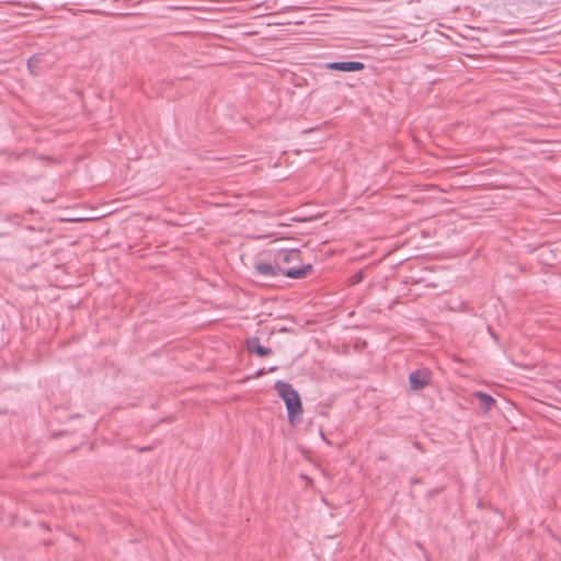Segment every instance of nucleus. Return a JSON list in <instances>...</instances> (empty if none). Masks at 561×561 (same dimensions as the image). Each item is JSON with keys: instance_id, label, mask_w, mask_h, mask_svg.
I'll return each mask as SVG.
<instances>
[{"instance_id": "nucleus-1", "label": "nucleus", "mask_w": 561, "mask_h": 561, "mask_svg": "<svg viewBox=\"0 0 561 561\" xmlns=\"http://www.w3.org/2000/svg\"><path fill=\"white\" fill-rule=\"evenodd\" d=\"M255 274L263 277H275L280 274L295 279H301L307 277L311 271L312 266L310 264H306L301 267H291L288 270H284L278 264H272L266 262H255L253 265Z\"/></svg>"}, {"instance_id": "nucleus-2", "label": "nucleus", "mask_w": 561, "mask_h": 561, "mask_svg": "<svg viewBox=\"0 0 561 561\" xmlns=\"http://www.w3.org/2000/svg\"><path fill=\"white\" fill-rule=\"evenodd\" d=\"M274 388L286 404L289 422L294 423L295 417L302 413L301 400L298 392L290 383L282 380L276 381Z\"/></svg>"}, {"instance_id": "nucleus-3", "label": "nucleus", "mask_w": 561, "mask_h": 561, "mask_svg": "<svg viewBox=\"0 0 561 561\" xmlns=\"http://www.w3.org/2000/svg\"><path fill=\"white\" fill-rule=\"evenodd\" d=\"M431 371L427 368H421L412 371L409 376L410 387L412 390H421L431 381Z\"/></svg>"}, {"instance_id": "nucleus-4", "label": "nucleus", "mask_w": 561, "mask_h": 561, "mask_svg": "<svg viewBox=\"0 0 561 561\" xmlns=\"http://www.w3.org/2000/svg\"><path fill=\"white\" fill-rule=\"evenodd\" d=\"M365 68V65L360 61H333L327 64V69L343 71V72H356Z\"/></svg>"}, {"instance_id": "nucleus-5", "label": "nucleus", "mask_w": 561, "mask_h": 561, "mask_svg": "<svg viewBox=\"0 0 561 561\" xmlns=\"http://www.w3.org/2000/svg\"><path fill=\"white\" fill-rule=\"evenodd\" d=\"M300 260V251L296 249L291 250H282L276 255V264L282 266V264H287L291 262H296Z\"/></svg>"}, {"instance_id": "nucleus-6", "label": "nucleus", "mask_w": 561, "mask_h": 561, "mask_svg": "<svg viewBox=\"0 0 561 561\" xmlns=\"http://www.w3.org/2000/svg\"><path fill=\"white\" fill-rule=\"evenodd\" d=\"M248 348L250 352L255 353L260 357L268 356L272 350L260 344L259 339H252L248 342Z\"/></svg>"}, {"instance_id": "nucleus-7", "label": "nucleus", "mask_w": 561, "mask_h": 561, "mask_svg": "<svg viewBox=\"0 0 561 561\" xmlns=\"http://www.w3.org/2000/svg\"><path fill=\"white\" fill-rule=\"evenodd\" d=\"M473 397H476L479 400L480 407L485 411H490L493 405L495 404V400L488 393H484L482 391H476L473 393Z\"/></svg>"}, {"instance_id": "nucleus-8", "label": "nucleus", "mask_w": 561, "mask_h": 561, "mask_svg": "<svg viewBox=\"0 0 561 561\" xmlns=\"http://www.w3.org/2000/svg\"><path fill=\"white\" fill-rule=\"evenodd\" d=\"M38 61H39L38 56H33L27 60V67L31 72H34L33 68L37 65Z\"/></svg>"}, {"instance_id": "nucleus-9", "label": "nucleus", "mask_w": 561, "mask_h": 561, "mask_svg": "<svg viewBox=\"0 0 561 561\" xmlns=\"http://www.w3.org/2000/svg\"><path fill=\"white\" fill-rule=\"evenodd\" d=\"M363 277H364V274L362 271H359L355 275L352 276L351 282H352V284H357V283L362 282Z\"/></svg>"}, {"instance_id": "nucleus-10", "label": "nucleus", "mask_w": 561, "mask_h": 561, "mask_svg": "<svg viewBox=\"0 0 561 561\" xmlns=\"http://www.w3.org/2000/svg\"><path fill=\"white\" fill-rule=\"evenodd\" d=\"M451 175H457V176L466 175V172L465 171H455V172H453Z\"/></svg>"}, {"instance_id": "nucleus-11", "label": "nucleus", "mask_w": 561, "mask_h": 561, "mask_svg": "<svg viewBox=\"0 0 561 561\" xmlns=\"http://www.w3.org/2000/svg\"><path fill=\"white\" fill-rule=\"evenodd\" d=\"M477 175H485V171H480L477 173Z\"/></svg>"}]
</instances>
